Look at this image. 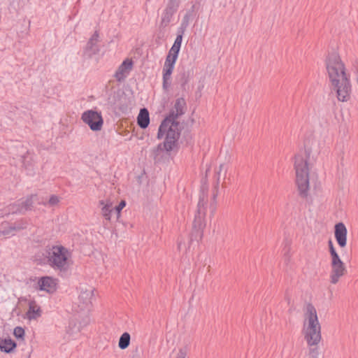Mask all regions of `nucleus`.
I'll list each match as a JSON object with an SVG mask.
<instances>
[{
    "instance_id": "obj_1",
    "label": "nucleus",
    "mask_w": 358,
    "mask_h": 358,
    "mask_svg": "<svg viewBox=\"0 0 358 358\" xmlns=\"http://www.w3.org/2000/svg\"><path fill=\"white\" fill-rule=\"evenodd\" d=\"M318 142L314 138H308L304 141V150H300L294 156V169L296 171V185L299 195L301 199H308L309 195V168L308 162L315 159L320 153Z\"/></svg>"
},
{
    "instance_id": "obj_2",
    "label": "nucleus",
    "mask_w": 358,
    "mask_h": 358,
    "mask_svg": "<svg viewBox=\"0 0 358 358\" xmlns=\"http://www.w3.org/2000/svg\"><path fill=\"white\" fill-rule=\"evenodd\" d=\"M325 64L330 83L336 92L338 99L347 101L351 92L350 75L346 73L345 64L339 55L336 52L329 53Z\"/></svg>"
},
{
    "instance_id": "obj_3",
    "label": "nucleus",
    "mask_w": 358,
    "mask_h": 358,
    "mask_svg": "<svg viewBox=\"0 0 358 358\" xmlns=\"http://www.w3.org/2000/svg\"><path fill=\"white\" fill-rule=\"evenodd\" d=\"M305 317L308 321L305 338L308 345H317L322 338L321 327L318 321L316 309L312 303L306 305Z\"/></svg>"
},
{
    "instance_id": "obj_4",
    "label": "nucleus",
    "mask_w": 358,
    "mask_h": 358,
    "mask_svg": "<svg viewBox=\"0 0 358 358\" xmlns=\"http://www.w3.org/2000/svg\"><path fill=\"white\" fill-rule=\"evenodd\" d=\"M70 256V252L63 245H53L46 250L48 264L55 270L66 272L69 268Z\"/></svg>"
},
{
    "instance_id": "obj_5",
    "label": "nucleus",
    "mask_w": 358,
    "mask_h": 358,
    "mask_svg": "<svg viewBox=\"0 0 358 358\" xmlns=\"http://www.w3.org/2000/svg\"><path fill=\"white\" fill-rule=\"evenodd\" d=\"M207 200L205 196L204 188L202 187L201 193L199 195V201L197 205V210L192 223V230L190 234V243L194 241H199L202 238L203 229L206 224L204 217L206 211Z\"/></svg>"
},
{
    "instance_id": "obj_6",
    "label": "nucleus",
    "mask_w": 358,
    "mask_h": 358,
    "mask_svg": "<svg viewBox=\"0 0 358 358\" xmlns=\"http://www.w3.org/2000/svg\"><path fill=\"white\" fill-rule=\"evenodd\" d=\"M166 137L163 143H159L156 150L158 151L171 152L176 145L177 142L180 138V132L178 130V127H173L169 125L166 128Z\"/></svg>"
},
{
    "instance_id": "obj_7",
    "label": "nucleus",
    "mask_w": 358,
    "mask_h": 358,
    "mask_svg": "<svg viewBox=\"0 0 358 358\" xmlns=\"http://www.w3.org/2000/svg\"><path fill=\"white\" fill-rule=\"evenodd\" d=\"M81 120L87 124L93 131H99L102 129L103 119L101 113L92 109L85 110L81 116Z\"/></svg>"
},
{
    "instance_id": "obj_8",
    "label": "nucleus",
    "mask_w": 358,
    "mask_h": 358,
    "mask_svg": "<svg viewBox=\"0 0 358 358\" xmlns=\"http://www.w3.org/2000/svg\"><path fill=\"white\" fill-rule=\"evenodd\" d=\"M100 41L99 33L98 31H95L83 48V57L86 59H89L92 58L93 56L99 54L101 50Z\"/></svg>"
},
{
    "instance_id": "obj_9",
    "label": "nucleus",
    "mask_w": 358,
    "mask_h": 358,
    "mask_svg": "<svg viewBox=\"0 0 358 358\" xmlns=\"http://www.w3.org/2000/svg\"><path fill=\"white\" fill-rule=\"evenodd\" d=\"M181 116L178 113L176 112L175 110H171L169 113L166 116V117L162 121L157 132V138L158 139H162L165 135L166 128H167L169 125H173V127H179V122L177 121V119Z\"/></svg>"
},
{
    "instance_id": "obj_10",
    "label": "nucleus",
    "mask_w": 358,
    "mask_h": 358,
    "mask_svg": "<svg viewBox=\"0 0 358 358\" xmlns=\"http://www.w3.org/2000/svg\"><path fill=\"white\" fill-rule=\"evenodd\" d=\"M331 282L332 284H336L339 278L345 275L347 271L346 268L339 256L331 259Z\"/></svg>"
},
{
    "instance_id": "obj_11",
    "label": "nucleus",
    "mask_w": 358,
    "mask_h": 358,
    "mask_svg": "<svg viewBox=\"0 0 358 358\" xmlns=\"http://www.w3.org/2000/svg\"><path fill=\"white\" fill-rule=\"evenodd\" d=\"M192 76V69L182 66L176 77V81L180 85L182 90L186 91L189 87L188 83Z\"/></svg>"
},
{
    "instance_id": "obj_12",
    "label": "nucleus",
    "mask_w": 358,
    "mask_h": 358,
    "mask_svg": "<svg viewBox=\"0 0 358 358\" xmlns=\"http://www.w3.org/2000/svg\"><path fill=\"white\" fill-rule=\"evenodd\" d=\"M348 230L343 222H338L334 227V236L337 243L341 248H344L347 244Z\"/></svg>"
},
{
    "instance_id": "obj_13",
    "label": "nucleus",
    "mask_w": 358,
    "mask_h": 358,
    "mask_svg": "<svg viewBox=\"0 0 358 358\" xmlns=\"http://www.w3.org/2000/svg\"><path fill=\"white\" fill-rule=\"evenodd\" d=\"M133 67V62L130 59H126L120 65L117 70L115 73V78L119 82H122L125 80L130 71Z\"/></svg>"
},
{
    "instance_id": "obj_14",
    "label": "nucleus",
    "mask_w": 358,
    "mask_h": 358,
    "mask_svg": "<svg viewBox=\"0 0 358 358\" xmlns=\"http://www.w3.org/2000/svg\"><path fill=\"white\" fill-rule=\"evenodd\" d=\"M178 6L167 2L166 6L162 14L161 27H167L171 22L172 17L177 12Z\"/></svg>"
},
{
    "instance_id": "obj_15",
    "label": "nucleus",
    "mask_w": 358,
    "mask_h": 358,
    "mask_svg": "<svg viewBox=\"0 0 358 358\" xmlns=\"http://www.w3.org/2000/svg\"><path fill=\"white\" fill-rule=\"evenodd\" d=\"M28 222L24 219H21L20 220H18L15 222L13 224H11L9 225L8 228L7 229L3 224H2V227L3 229L0 230V236H8V235H13L14 231H19L20 230L24 229L27 227Z\"/></svg>"
},
{
    "instance_id": "obj_16",
    "label": "nucleus",
    "mask_w": 358,
    "mask_h": 358,
    "mask_svg": "<svg viewBox=\"0 0 358 358\" xmlns=\"http://www.w3.org/2000/svg\"><path fill=\"white\" fill-rule=\"evenodd\" d=\"M39 289L48 293H53L56 290L55 280L50 276L41 277L38 282Z\"/></svg>"
},
{
    "instance_id": "obj_17",
    "label": "nucleus",
    "mask_w": 358,
    "mask_h": 358,
    "mask_svg": "<svg viewBox=\"0 0 358 358\" xmlns=\"http://www.w3.org/2000/svg\"><path fill=\"white\" fill-rule=\"evenodd\" d=\"M17 343L9 336L0 338V351L6 354H10L15 351Z\"/></svg>"
},
{
    "instance_id": "obj_18",
    "label": "nucleus",
    "mask_w": 358,
    "mask_h": 358,
    "mask_svg": "<svg viewBox=\"0 0 358 358\" xmlns=\"http://www.w3.org/2000/svg\"><path fill=\"white\" fill-rule=\"evenodd\" d=\"M38 196L36 194H31L28 196L24 200H17L20 208H22V215H24L27 211L31 210L34 207V203L36 201Z\"/></svg>"
},
{
    "instance_id": "obj_19",
    "label": "nucleus",
    "mask_w": 358,
    "mask_h": 358,
    "mask_svg": "<svg viewBox=\"0 0 358 358\" xmlns=\"http://www.w3.org/2000/svg\"><path fill=\"white\" fill-rule=\"evenodd\" d=\"M137 124L143 129L148 127L150 124V115L146 108H141L137 117Z\"/></svg>"
},
{
    "instance_id": "obj_20",
    "label": "nucleus",
    "mask_w": 358,
    "mask_h": 358,
    "mask_svg": "<svg viewBox=\"0 0 358 358\" xmlns=\"http://www.w3.org/2000/svg\"><path fill=\"white\" fill-rule=\"evenodd\" d=\"M27 315L29 320H35L41 316L40 307L34 301L29 303Z\"/></svg>"
},
{
    "instance_id": "obj_21",
    "label": "nucleus",
    "mask_w": 358,
    "mask_h": 358,
    "mask_svg": "<svg viewBox=\"0 0 358 358\" xmlns=\"http://www.w3.org/2000/svg\"><path fill=\"white\" fill-rule=\"evenodd\" d=\"M93 294L94 289L92 288L90 289L82 290L78 296V299L83 304L88 305L92 303L91 300Z\"/></svg>"
},
{
    "instance_id": "obj_22",
    "label": "nucleus",
    "mask_w": 358,
    "mask_h": 358,
    "mask_svg": "<svg viewBox=\"0 0 358 358\" xmlns=\"http://www.w3.org/2000/svg\"><path fill=\"white\" fill-rule=\"evenodd\" d=\"M99 205L102 206L101 208V213L102 215L105 217L107 220H110L111 214L114 213L113 208H112V203H108L106 204H104V201L103 200L99 201Z\"/></svg>"
},
{
    "instance_id": "obj_23",
    "label": "nucleus",
    "mask_w": 358,
    "mask_h": 358,
    "mask_svg": "<svg viewBox=\"0 0 358 358\" xmlns=\"http://www.w3.org/2000/svg\"><path fill=\"white\" fill-rule=\"evenodd\" d=\"M130 339L131 336L128 332L123 333L119 339L118 347L121 350L127 348L130 344Z\"/></svg>"
},
{
    "instance_id": "obj_24",
    "label": "nucleus",
    "mask_w": 358,
    "mask_h": 358,
    "mask_svg": "<svg viewBox=\"0 0 358 358\" xmlns=\"http://www.w3.org/2000/svg\"><path fill=\"white\" fill-rule=\"evenodd\" d=\"M186 102L184 98L180 97L176 100L174 104V109L176 112L178 113L179 115H182L185 113V108Z\"/></svg>"
},
{
    "instance_id": "obj_25",
    "label": "nucleus",
    "mask_w": 358,
    "mask_h": 358,
    "mask_svg": "<svg viewBox=\"0 0 358 358\" xmlns=\"http://www.w3.org/2000/svg\"><path fill=\"white\" fill-rule=\"evenodd\" d=\"M6 210L8 214H22V208H20L17 201L9 204Z\"/></svg>"
},
{
    "instance_id": "obj_26",
    "label": "nucleus",
    "mask_w": 358,
    "mask_h": 358,
    "mask_svg": "<svg viewBox=\"0 0 358 358\" xmlns=\"http://www.w3.org/2000/svg\"><path fill=\"white\" fill-rule=\"evenodd\" d=\"M194 8H195V5H192L191 7V9L187 10V13H185V15H184L180 24L183 25L184 27H187L189 26V20L193 15Z\"/></svg>"
},
{
    "instance_id": "obj_27",
    "label": "nucleus",
    "mask_w": 358,
    "mask_h": 358,
    "mask_svg": "<svg viewBox=\"0 0 358 358\" xmlns=\"http://www.w3.org/2000/svg\"><path fill=\"white\" fill-rule=\"evenodd\" d=\"M182 41H181L180 37H176L172 47L170 49L171 52H177V54H179Z\"/></svg>"
},
{
    "instance_id": "obj_28",
    "label": "nucleus",
    "mask_w": 358,
    "mask_h": 358,
    "mask_svg": "<svg viewBox=\"0 0 358 358\" xmlns=\"http://www.w3.org/2000/svg\"><path fill=\"white\" fill-rule=\"evenodd\" d=\"M13 335L17 339L23 340L25 335L24 329L21 327H16L13 330Z\"/></svg>"
},
{
    "instance_id": "obj_29",
    "label": "nucleus",
    "mask_w": 358,
    "mask_h": 358,
    "mask_svg": "<svg viewBox=\"0 0 358 358\" xmlns=\"http://www.w3.org/2000/svg\"><path fill=\"white\" fill-rule=\"evenodd\" d=\"M126 206V201L124 200H122L117 206L113 208V211L117 214V217L120 216L121 210Z\"/></svg>"
},
{
    "instance_id": "obj_30",
    "label": "nucleus",
    "mask_w": 358,
    "mask_h": 358,
    "mask_svg": "<svg viewBox=\"0 0 358 358\" xmlns=\"http://www.w3.org/2000/svg\"><path fill=\"white\" fill-rule=\"evenodd\" d=\"M178 55L179 54H177V52H171V50H169L166 60H169L171 62L176 63L178 57Z\"/></svg>"
},
{
    "instance_id": "obj_31",
    "label": "nucleus",
    "mask_w": 358,
    "mask_h": 358,
    "mask_svg": "<svg viewBox=\"0 0 358 358\" xmlns=\"http://www.w3.org/2000/svg\"><path fill=\"white\" fill-rule=\"evenodd\" d=\"M328 245H329V253H330L331 259L338 257L339 255H338L337 252L336 251V249L334 247L331 240H329L328 241Z\"/></svg>"
},
{
    "instance_id": "obj_32",
    "label": "nucleus",
    "mask_w": 358,
    "mask_h": 358,
    "mask_svg": "<svg viewBox=\"0 0 358 358\" xmlns=\"http://www.w3.org/2000/svg\"><path fill=\"white\" fill-rule=\"evenodd\" d=\"M171 78L163 77L162 87L164 91L169 90L171 84Z\"/></svg>"
},
{
    "instance_id": "obj_33",
    "label": "nucleus",
    "mask_w": 358,
    "mask_h": 358,
    "mask_svg": "<svg viewBox=\"0 0 358 358\" xmlns=\"http://www.w3.org/2000/svg\"><path fill=\"white\" fill-rule=\"evenodd\" d=\"M59 201V199L57 196L56 195H52L48 201V203L51 206H54L55 205H57Z\"/></svg>"
},
{
    "instance_id": "obj_34",
    "label": "nucleus",
    "mask_w": 358,
    "mask_h": 358,
    "mask_svg": "<svg viewBox=\"0 0 358 358\" xmlns=\"http://www.w3.org/2000/svg\"><path fill=\"white\" fill-rule=\"evenodd\" d=\"M187 28V27H184L183 25L180 24L178 28L176 37H180L181 41H182V36Z\"/></svg>"
},
{
    "instance_id": "obj_35",
    "label": "nucleus",
    "mask_w": 358,
    "mask_h": 358,
    "mask_svg": "<svg viewBox=\"0 0 358 358\" xmlns=\"http://www.w3.org/2000/svg\"><path fill=\"white\" fill-rule=\"evenodd\" d=\"M310 357L312 358H318L319 351L317 347L311 348L309 351Z\"/></svg>"
},
{
    "instance_id": "obj_36",
    "label": "nucleus",
    "mask_w": 358,
    "mask_h": 358,
    "mask_svg": "<svg viewBox=\"0 0 358 358\" xmlns=\"http://www.w3.org/2000/svg\"><path fill=\"white\" fill-rule=\"evenodd\" d=\"M224 164H220V166H219V171H216V178H217V182H216V185H215V187L217 188L219 185V182H220V175H221V172L222 171V170L224 169Z\"/></svg>"
},
{
    "instance_id": "obj_37",
    "label": "nucleus",
    "mask_w": 358,
    "mask_h": 358,
    "mask_svg": "<svg viewBox=\"0 0 358 358\" xmlns=\"http://www.w3.org/2000/svg\"><path fill=\"white\" fill-rule=\"evenodd\" d=\"M175 64L176 63L171 62L169 60H168V61L165 60L164 68L169 69V70L173 71Z\"/></svg>"
},
{
    "instance_id": "obj_38",
    "label": "nucleus",
    "mask_w": 358,
    "mask_h": 358,
    "mask_svg": "<svg viewBox=\"0 0 358 358\" xmlns=\"http://www.w3.org/2000/svg\"><path fill=\"white\" fill-rule=\"evenodd\" d=\"M187 355L186 350L185 349H180L176 358H185Z\"/></svg>"
},
{
    "instance_id": "obj_39",
    "label": "nucleus",
    "mask_w": 358,
    "mask_h": 358,
    "mask_svg": "<svg viewBox=\"0 0 358 358\" xmlns=\"http://www.w3.org/2000/svg\"><path fill=\"white\" fill-rule=\"evenodd\" d=\"M163 77L171 78L173 71L163 68Z\"/></svg>"
},
{
    "instance_id": "obj_40",
    "label": "nucleus",
    "mask_w": 358,
    "mask_h": 358,
    "mask_svg": "<svg viewBox=\"0 0 358 358\" xmlns=\"http://www.w3.org/2000/svg\"><path fill=\"white\" fill-rule=\"evenodd\" d=\"M168 2L179 7L180 0H168Z\"/></svg>"
},
{
    "instance_id": "obj_41",
    "label": "nucleus",
    "mask_w": 358,
    "mask_h": 358,
    "mask_svg": "<svg viewBox=\"0 0 358 358\" xmlns=\"http://www.w3.org/2000/svg\"><path fill=\"white\" fill-rule=\"evenodd\" d=\"M210 208H211V213H212V214H213V213H214V211H215V206H210Z\"/></svg>"
},
{
    "instance_id": "obj_42",
    "label": "nucleus",
    "mask_w": 358,
    "mask_h": 358,
    "mask_svg": "<svg viewBox=\"0 0 358 358\" xmlns=\"http://www.w3.org/2000/svg\"><path fill=\"white\" fill-rule=\"evenodd\" d=\"M178 249L180 250V248L182 247V242L181 241L178 242Z\"/></svg>"
},
{
    "instance_id": "obj_43",
    "label": "nucleus",
    "mask_w": 358,
    "mask_h": 358,
    "mask_svg": "<svg viewBox=\"0 0 358 358\" xmlns=\"http://www.w3.org/2000/svg\"><path fill=\"white\" fill-rule=\"evenodd\" d=\"M89 322V319L87 318L86 321L85 322L84 325H86Z\"/></svg>"
},
{
    "instance_id": "obj_44",
    "label": "nucleus",
    "mask_w": 358,
    "mask_h": 358,
    "mask_svg": "<svg viewBox=\"0 0 358 358\" xmlns=\"http://www.w3.org/2000/svg\"><path fill=\"white\" fill-rule=\"evenodd\" d=\"M216 196H217V194H213V199H215Z\"/></svg>"
},
{
    "instance_id": "obj_45",
    "label": "nucleus",
    "mask_w": 358,
    "mask_h": 358,
    "mask_svg": "<svg viewBox=\"0 0 358 358\" xmlns=\"http://www.w3.org/2000/svg\"><path fill=\"white\" fill-rule=\"evenodd\" d=\"M226 172H227V169H224V176H226Z\"/></svg>"
},
{
    "instance_id": "obj_46",
    "label": "nucleus",
    "mask_w": 358,
    "mask_h": 358,
    "mask_svg": "<svg viewBox=\"0 0 358 358\" xmlns=\"http://www.w3.org/2000/svg\"><path fill=\"white\" fill-rule=\"evenodd\" d=\"M120 109L122 110L123 107L122 106H120Z\"/></svg>"
},
{
    "instance_id": "obj_47",
    "label": "nucleus",
    "mask_w": 358,
    "mask_h": 358,
    "mask_svg": "<svg viewBox=\"0 0 358 358\" xmlns=\"http://www.w3.org/2000/svg\"><path fill=\"white\" fill-rule=\"evenodd\" d=\"M310 358H312V357H310Z\"/></svg>"
}]
</instances>
